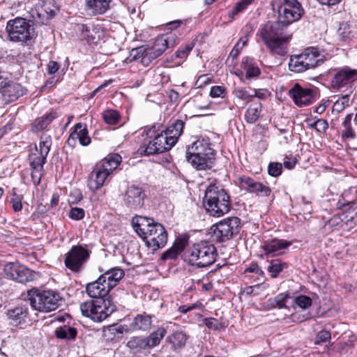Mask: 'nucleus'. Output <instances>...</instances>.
<instances>
[{
  "mask_svg": "<svg viewBox=\"0 0 357 357\" xmlns=\"http://www.w3.org/2000/svg\"><path fill=\"white\" fill-rule=\"evenodd\" d=\"M204 322L210 329L217 330L219 328L220 323L218 320L215 318H206Z\"/></svg>",
  "mask_w": 357,
  "mask_h": 357,
  "instance_id": "nucleus-62",
  "label": "nucleus"
},
{
  "mask_svg": "<svg viewBox=\"0 0 357 357\" xmlns=\"http://www.w3.org/2000/svg\"><path fill=\"white\" fill-rule=\"evenodd\" d=\"M185 122L183 120L177 119L170 126H169L164 131L169 135V138L175 139V144L177 142L178 137L183 133Z\"/></svg>",
  "mask_w": 357,
  "mask_h": 357,
  "instance_id": "nucleus-34",
  "label": "nucleus"
},
{
  "mask_svg": "<svg viewBox=\"0 0 357 357\" xmlns=\"http://www.w3.org/2000/svg\"><path fill=\"white\" fill-rule=\"evenodd\" d=\"M186 158L197 170L211 169L215 160L214 150L203 140H197L188 149Z\"/></svg>",
  "mask_w": 357,
  "mask_h": 357,
  "instance_id": "nucleus-4",
  "label": "nucleus"
},
{
  "mask_svg": "<svg viewBox=\"0 0 357 357\" xmlns=\"http://www.w3.org/2000/svg\"><path fill=\"white\" fill-rule=\"evenodd\" d=\"M193 48V45L192 44H188L185 45L184 47H181L178 48V50L176 52V57L179 59H185L188 56V54L190 52V51Z\"/></svg>",
  "mask_w": 357,
  "mask_h": 357,
  "instance_id": "nucleus-56",
  "label": "nucleus"
},
{
  "mask_svg": "<svg viewBox=\"0 0 357 357\" xmlns=\"http://www.w3.org/2000/svg\"><path fill=\"white\" fill-rule=\"evenodd\" d=\"M156 58L157 57H153V52L149 50L146 51L145 54L142 56L140 62L144 66H149L151 61Z\"/></svg>",
  "mask_w": 357,
  "mask_h": 357,
  "instance_id": "nucleus-63",
  "label": "nucleus"
},
{
  "mask_svg": "<svg viewBox=\"0 0 357 357\" xmlns=\"http://www.w3.org/2000/svg\"><path fill=\"white\" fill-rule=\"evenodd\" d=\"M250 3V0H241V1L238 2L232 8V10L229 13V17H233L234 15L242 12Z\"/></svg>",
  "mask_w": 357,
  "mask_h": 357,
  "instance_id": "nucleus-50",
  "label": "nucleus"
},
{
  "mask_svg": "<svg viewBox=\"0 0 357 357\" xmlns=\"http://www.w3.org/2000/svg\"><path fill=\"white\" fill-rule=\"evenodd\" d=\"M33 26L29 20L16 17L7 22L6 29L10 40L28 43L36 36Z\"/></svg>",
  "mask_w": 357,
  "mask_h": 357,
  "instance_id": "nucleus-6",
  "label": "nucleus"
},
{
  "mask_svg": "<svg viewBox=\"0 0 357 357\" xmlns=\"http://www.w3.org/2000/svg\"><path fill=\"white\" fill-rule=\"evenodd\" d=\"M291 245V243L287 240L273 238L265 241L261 248L266 256L274 257L284 254Z\"/></svg>",
  "mask_w": 357,
  "mask_h": 357,
  "instance_id": "nucleus-18",
  "label": "nucleus"
},
{
  "mask_svg": "<svg viewBox=\"0 0 357 357\" xmlns=\"http://www.w3.org/2000/svg\"><path fill=\"white\" fill-rule=\"evenodd\" d=\"M259 34L271 53L284 56L287 53V43L291 35L286 33V26L278 22H267L261 25Z\"/></svg>",
  "mask_w": 357,
  "mask_h": 357,
  "instance_id": "nucleus-1",
  "label": "nucleus"
},
{
  "mask_svg": "<svg viewBox=\"0 0 357 357\" xmlns=\"http://www.w3.org/2000/svg\"><path fill=\"white\" fill-rule=\"evenodd\" d=\"M32 172L31 174V180L35 185H38L40 183L43 176V168L40 167H31Z\"/></svg>",
  "mask_w": 357,
  "mask_h": 357,
  "instance_id": "nucleus-55",
  "label": "nucleus"
},
{
  "mask_svg": "<svg viewBox=\"0 0 357 357\" xmlns=\"http://www.w3.org/2000/svg\"><path fill=\"white\" fill-rule=\"evenodd\" d=\"M336 33L339 41L349 43L357 37L356 23L354 25L347 22L340 23Z\"/></svg>",
  "mask_w": 357,
  "mask_h": 357,
  "instance_id": "nucleus-22",
  "label": "nucleus"
},
{
  "mask_svg": "<svg viewBox=\"0 0 357 357\" xmlns=\"http://www.w3.org/2000/svg\"><path fill=\"white\" fill-rule=\"evenodd\" d=\"M110 289L103 282L100 276L92 282L88 283L86 285V292L88 296L96 300L105 299L110 291Z\"/></svg>",
  "mask_w": 357,
  "mask_h": 357,
  "instance_id": "nucleus-20",
  "label": "nucleus"
},
{
  "mask_svg": "<svg viewBox=\"0 0 357 357\" xmlns=\"http://www.w3.org/2000/svg\"><path fill=\"white\" fill-rule=\"evenodd\" d=\"M349 100V98L348 95L343 96L340 100H338L335 102L333 107L336 110L341 111L348 105Z\"/></svg>",
  "mask_w": 357,
  "mask_h": 357,
  "instance_id": "nucleus-61",
  "label": "nucleus"
},
{
  "mask_svg": "<svg viewBox=\"0 0 357 357\" xmlns=\"http://www.w3.org/2000/svg\"><path fill=\"white\" fill-rule=\"evenodd\" d=\"M21 267L22 266L17 264L9 263V264H7L6 265H5L3 271H4L5 274L9 278L13 280V278H15V276L16 275V273L17 271H20L19 270Z\"/></svg>",
  "mask_w": 357,
  "mask_h": 357,
  "instance_id": "nucleus-49",
  "label": "nucleus"
},
{
  "mask_svg": "<svg viewBox=\"0 0 357 357\" xmlns=\"http://www.w3.org/2000/svg\"><path fill=\"white\" fill-rule=\"evenodd\" d=\"M56 113L51 112L50 113L43 116L35 120L32 123V130L33 132H39L45 129L47 126L56 118Z\"/></svg>",
  "mask_w": 357,
  "mask_h": 357,
  "instance_id": "nucleus-36",
  "label": "nucleus"
},
{
  "mask_svg": "<svg viewBox=\"0 0 357 357\" xmlns=\"http://www.w3.org/2000/svg\"><path fill=\"white\" fill-rule=\"evenodd\" d=\"M302 57H304V62L307 66V70L314 68L315 67L321 64L324 61L320 58V54L318 49L316 47H309L301 53Z\"/></svg>",
  "mask_w": 357,
  "mask_h": 357,
  "instance_id": "nucleus-25",
  "label": "nucleus"
},
{
  "mask_svg": "<svg viewBox=\"0 0 357 357\" xmlns=\"http://www.w3.org/2000/svg\"><path fill=\"white\" fill-rule=\"evenodd\" d=\"M124 275L125 273L123 269L114 267L105 271L100 275V278L102 279L103 282H105L109 288L112 289L119 284Z\"/></svg>",
  "mask_w": 357,
  "mask_h": 357,
  "instance_id": "nucleus-21",
  "label": "nucleus"
},
{
  "mask_svg": "<svg viewBox=\"0 0 357 357\" xmlns=\"http://www.w3.org/2000/svg\"><path fill=\"white\" fill-rule=\"evenodd\" d=\"M239 187L250 193H254L259 197H268L271 192V188L264 185L262 183L257 182L253 178L243 176L238 178Z\"/></svg>",
  "mask_w": 357,
  "mask_h": 357,
  "instance_id": "nucleus-16",
  "label": "nucleus"
},
{
  "mask_svg": "<svg viewBox=\"0 0 357 357\" xmlns=\"http://www.w3.org/2000/svg\"><path fill=\"white\" fill-rule=\"evenodd\" d=\"M77 139H79L80 144L82 146H87L91 143V138L88 135V130L85 124L77 123L67 142L70 144L72 141H75Z\"/></svg>",
  "mask_w": 357,
  "mask_h": 357,
  "instance_id": "nucleus-24",
  "label": "nucleus"
},
{
  "mask_svg": "<svg viewBox=\"0 0 357 357\" xmlns=\"http://www.w3.org/2000/svg\"><path fill=\"white\" fill-rule=\"evenodd\" d=\"M12 197L10 199V204L12 205V208L15 212H19L22 208V195H17L15 192V189H13V192L11 194Z\"/></svg>",
  "mask_w": 357,
  "mask_h": 357,
  "instance_id": "nucleus-47",
  "label": "nucleus"
},
{
  "mask_svg": "<svg viewBox=\"0 0 357 357\" xmlns=\"http://www.w3.org/2000/svg\"><path fill=\"white\" fill-rule=\"evenodd\" d=\"M28 299L33 310L43 312L56 310L61 301L60 295L52 290L31 289L28 291Z\"/></svg>",
  "mask_w": 357,
  "mask_h": 357,
  "instance_id": "nucleus-5",
  "label": "nucleus"
},
{
  "mask_svg": "<svg viewBox=\"0 0 357 357\" xmlns=\"http://www.w3.org/2000/svg\"><path fill=\"white\" fill-rule=\"evenodd\" d=\"M295 303L303 309H307L312 305V299L305 295H300L295 298Z\"/></svg>",
  "mask_w": 357,
  "mask_h": 357,
  "instance_id": "nucleus-51",
  "label": "nucleus"
},
{
  "mask_svg": "<svg viewBox=\"0 0 357 357\" xmlns=\"http://www.w3.org/2000/svg\"><path fill=\"white\" fill-rule=\"evenodd\" d=\"M357 80V70L349 66H344L334 70V74L331 81V88L340 89Z\"/></svg>",
  "mask_w": 357,
  "mask_h": 357,
  "instance_id": "nucleus-14",
  "label": "nucleus"
},
{
  "mask_svg": "<svg viewBox=\"0 0 357 357\" xmlns=\"http://www.w3.org/2000/svg\"><path fill=\"white\" fill-rule=\"evenodd\" d=\"M186 340L185 335L182 332H175L167 337L168 342L172 344V347L174 350L183 348Z\"/></svg>",
  "mask_w": 357,
  "mask_h": 357,
  "instance_id": "nucleus-40",
  "label": "nucleus"
},
{
  "mask_svg": "<svg viewBox=\"0 0 357 357\" xmlns=\"http://www.w3.org/2000/svg\"><path fill=\"white\" fill-rule=\"evenodd\" d=\"M146 245L155 251L163 248L167 242V233L165 227L160 223L152 225L149 233H146L142 238Z\"/></svg>",
  "mask_w": 357,
  "mask_h": 357,
  "instance_id": "nucleus-13",
  "label": "nucleus"
},
{
  "mask_svg": "<svg viewBox=\"0 0 357 357\" xmlns=\"http://www.w3.org/2000/svg\"><path fill=\"white\" fill-rule=\"evenodd\" d=\"M351 114H347L342 125L344 127V130L342 131V138H351L354 139L356 137V134L351 128Z\"/></svg>",
  "mask_w": 357,
  "mask_h": 357,
  "instance_id": "nucleus-41",
  "label": "nucleus"
},
{
  "mask_svg": "<svg viewBox=\"0 0 357 357\" xmlns=\"http://www.w3.org/2000/svg\"><path fill=\"white\" fill-rule=\"evenodd\" d=\"M80 310L84 316L100 322L113 312L114 307L108 306L105 299H94L82 303Z\"/></svg>",
  "mask_w": 357,
  "mask_h": 357,
  "instance_id": "nucleus-8",
  "label": "nucleus"
},
{
  "mask_svg": "<svg viewBox=\"0 0 357 357\" xmlns=\"http://www.w3.org/2000/svg\"><path fill=\"white\" fill-rule=\"evenodd\" d=\"M172 39H174L172 33L158 36L150 50L153 52V57L160 56L168 48V42Z\"/></svg>",
  "mask_w": 357,
  "mask_h": 357,
  "instance_id": "nucleus-27",
  "label": "nucleus"
},
{
  "mask_svg": "<svg viewBox=\"0 0 357 357\" xmlns=\"http://www.w3.org/2000/svg\"><path fill=\"white\" fill-rule=\"evenodd\" d=\"M95 167L103 173H105L106 176H109V175L112 173V169H109V164H108L107 160L105 158L100 162L97 163Z\"/></svg>",
  "mask_w": 357,
  "mask_h": 357,
  "instance_id": "nucleus-59",
  "label": "nucleus"
},
{
  "mask_svg": "<svg viewBox=\"0 0 357 357\" xmlns=\"http://www.w3.org/2000/svg\"><path fill=\"white\" fill-rule=\"evenodd\" d=\"M102 118L107 124L115 125L119 122L120 115L116 110L108 109L102 113Z\"/></svg>",
  "mask_w": 357,
  "mask_h": 357,
  "instance_id": "nucleus-43",
  "label": "nucleus"
},
{
  "mask_svg": "<svg viewBox=\"0 0 357 357\" xmlns=\"http://www.w3.org/2000/svg\"><path fill=\"white\" fill-rule=\"evenodd\" d=\"M54 334L59 339L71 341L75 340L77 335V331L74 327L63 325L57 328L54 331Z\"/></svg>",
  "mask_w": 357,
  "mask_h": 357,
  "instance_id": "nucleus-32",
  "label": "nucleus"
},
{
  "mask_svg": "<svg viewBox=\"0 0 357 357\" xmlns=\"http://www.w3.org/2000/svg\"><path fill=\"white\" fill-rule=\"evenodd\" d=\"M215 246L208 241H200L188 248L183 254V260L197 268L207 267L213 264L217 257Z\"/></svg>",
  "mask_w": 357,
  "mask_h": 357,
  "instance_id": "nucleus-3",
  "label": "nucleus"
},
{
  "mask_svg": "<svg viewBox=\"0 0 357 357\" xmlns=\"http://www.w3.org/2000/svg\"><path fill=\"white\" fill-rule=\"evenodd\" d=\"M304 57L301 54L291 55L289 62V68L294 73H302L307 70V66L304 62Z\"/></svg>",
  "mask_w": 357,
  "mask_h": 357,
  "instance_id": "nucleus-37",
  "label": "nucleus"
},
{
  "mask_svg": "<svg viewBox=\"0 0 357 357\" xmlns=\"http://www.w3.org/2000/svg\"><path fill=\"white\" fill-rule=\"evenodd\" d=\"M185 245L186 241L185 240H177L172 248L162 254L160 260L165 261L168 259H176L178 255L185 250Z\"/></svg>",
  "mask_w": 357,
  "mask_h": 357,
  "instance_id": "nucleus-29",
  "label": "nucleus"
},
{
  "mask_svg": "<svg viewBox=\"0 0 357 357\" xmlns=\"http://www.w3.org/2000/svg\"><path fill=\"white\" fill-rule=\"evenodd\" d=\"M262 105L261 102L251 104L245 114V120L248 123H255L260 117Z\"/></svg>",
  "mask_w": 357,
  "mask_h": 357,
  "instance_id": "nucleus-33",
  "label": "nucleus"
},
{
  "mask_svg": "<svg viewBox=\"0 0 357 357\" xmlns=\"http://www.w3.org/2000/svg\"><path fill=\"white\" fill-rule=\"evenodd\" d=\"M146 50L144 47H139L136 49L132 50L131 55L132 56L133 59H140L142 58V56L145 54Z\"/></svg>",
  "mask_w": 357,
  "mask_h": 357,
  "instance_id": "nucleus-64",
  "label": "nucleus"
},
{
  "mask_svg": "<svg viewBox=\"0 0 357 357\" xmlns=\"http://www.w3.org/2000/svg\"><path fill=\"white\" fill-rule=\"evenodd\" d=\"M84 211L82 208L74 207L70 210L69 217L75 220H82L84 217Z\"/></svg>",
  "mask_w": 357,
  "mask_h": 357,
  "instance_id": "nucleus-57",
  "label": "nucleus"
},
{
  "mask_svg": "<svg viewBox=\"0 0 357 357\" xmlns=\"http://www.w3.org/2000/svg\"><path fill=\"white\" fill-rule=\"evenodd\" d=\"M152 326V316L146 313L137 314L130 324L132 330L144 331L149 330Z\"/></svg>",
  "mask_w": 357,
  "mask_h": 357,
  "instance_id": "nucleus-28",
  "label": "nucleus"
},
{
  "mask_svg": "<svg viewBox=\"0 0 357 357\" xmlns=\"http://www.w3.org/2000/svg\"><path fill=\"white\" fill-rule=\"evenodd\" d=\"M203 204L207 213L215 217L222 216L231 208L229 195L220 185L215 183L210 184L206 188Z\"/></svg>",
  "mask_w": 357,
  "mask_h": 357,
  "instance_id": "nucleus-2",
  "label": "nucleus"
},
{
  "mask_svg": "<svg viewBox=\"0 0 357 357\" xmlns=\"http://www.w3.org/2000/svg\"><path fill=\"white\" fill-rule=\"evenodd\" d=\"M16 273L14 280H16L21 283H25L30 280V271L29 269H26L24 267L22 266L20 270Z\"/></svg>",
  "mask_w": 357,
  "mask_h": 357,
  "instance_id": "nucleus-48",
  "label": "nucleus"
},
{
  "mask_svg": "<svg viewBox=\"0 0 357 357\" xmlns=\"http://www.w3.org/2000/svg\"><path fill=\"white\" fill-rule=\"evenodd\" d=\"M288 264L280 259H272L269 261L267 271L271 273L272 278H275L284 269L287 268Z\"/></svg>",
  "mask_w": 357,
  "mask_h": 357,
  "instance_id": "nucleus-39",
  "label": "nucleus"
},
{
  "mask_svg": "<svg viewBox=\"0 0 357 357\" xmlns=\"http://www.w3.org/2000/svg\"><path fill=\"white\" fill-rule=\"evenodd\" d=\"M289 298L288 294H280L275 298V305L278 308H284L286 307V302Z\"/></svg>",
  "mask_w": 357,
  "mask_h": 357,
  "instance_id": "nucleus-58",
  "label": "nucleus"
},
{
  "mask_svg": "<svg viewBox=\"0 0 357 357\" xmlns=\"http://www.w3.org/2000/svg\"><path fill=\"white\" fill-rule=\"evenodd\" d=\"M24 93L25 89L21 84L6 79L0 86V96L5 103L17 100Z\"/></svg>",
  "mask_w": 357,
  "mask_h": 357,
  "instance_id": "nucleus-17",
  "label": "nucleus"
},
{
  "mask_svg": "<svg viewBox=\"0 0 357 357\" xmlns=\"http://www.w3.org/2000/svg\"><path fill=\"white\" fill-rule=\"evenodd\" d=\"M289 95L299 107L309 105L313 96L311 89H303L298 84H296L289 91Z\"/></svg>",
  "mask_w": 357,
  "mask_h": 357,
  "instance_id": "nucleus-19",
  "label": "nucleus"
},
{
  "mask_svg": "<svg viewBox=\"0 0 357 357\" xmlns=\"http://www.w3.org/2000/svg\"><path fill=\"white\" fill-rule=\"evenodd\" d=\"M331 335L328 331L322 330L318 333L314 342L316 344H319L321 342H326V340L331 339Z\"/></svg>",
  "mask_w": 357,
  "mask_h": 357,
  "instance_id": "nucleus-60",
  "label": "nucleus"
},
{
  "mask_svg": "<svg viewBox=\"0 0 357 357\" xmlns=\"http://www.w3.org/2000/svg\"><path fill=\"white\" fill-rule=\"evenodd\" d=\"M155 223L154 220L142 215H135L132 219V227L141 238L149 233L151 227Z\"/></svg>",
  "mask_w": 357,
  "mask_h": 357,
  "instance_id": "nucleus-23",
  "label": "nucleus"
},
{
  "mask_svg": "<svg viewBox=\"0 0 357 357\" xmlns=\"http://www.w3.org/2000/svg\"><path fill=\"white\" fill-rule=\"evenodd\" d=\"M241 220L237 217H231L213 225L211 233L213 240L225 242L233 238L240 230Z\"/></svg>",
  "mask_w": 357,
  "mask_h": 357,
  "instance_id": "nucleus-7",
  "label": "nucleus"
},
{
  "mask_svg": "<svg viewBox=\"0 0 357 357\" xmlns=\"http://www.w3.org/2000/svg\"><path fill=\"white\" fill-rule=\"evenodd\" d=\"M52 146V138L50 135H44L40 137V142L38 146V152L40 154L47 155Z\"/></svg>",
  "mask_w": 357,
  "mask_h": 357,
  "instance_id": "nucleus-42",
  "label": "nucleus"
},
{
  "mask_svg": "<svg viewBox=\"0 0 357 357\" xmlns=\"http://www.w3.org/2000/svg\"><path fill=\"white\" fill-rule=\"evenodd\" d=\"M146 197L145 191L142 187L132 185L127 188L123 202L128 208L137 210L143 207Z\"/></svg>",
  "mask_w": 357,
  "mask_h": 357,
  "instance_id": "nucleus-15",
  "label": "nucleus"
},
{
  "mask_svg": "<svg viewBox=\"0 0 357 357\" xmlns=\"http://www.w3.org/2000/svg\"><path fill=\"white\" fill-rule=\"evenodd\" d=\"M227 94V89L223 86H213L211 88L209 95L211 98H224Z\"/></svg>",
  "mask_w": 357,
  "mask_h": 357,
  "instance_id": "nucleus-52",
  "label": "nucleus"
},
{
  "mask_svg": "<svg viewBox=\"0 0 357 357\" xmlns=\"http://www.w3.org/2000/svg\"><path fill=\"white\" fill-rule=\"evenodd\" d=\"M174 145H175V139L169 138V135L162 130L160 133L154 136L153 140L150 141L146 146L141 147L139 151L145 155H150L169 151Z\"/></svg>",
  "mask_w": 357,
  "mask_h": 357,
  "instance_id": "nucleus-12",
  "label": "nucleus"
},
{
  "mask_svg": "<svg viewBox=\"0 0 357 357\" xmlns=\"http://www.w3.org/2000/svg\"><path fill=\"white\" fill-rule=\"evenodd\" d=\"M25 310L22 307H17L14 309L10 310L8 312L9 319L14 322H20L21 319L25 317Z\"/></svg>",
  "mask_w": 357,
  "mask_h": 357,
  "instance_id": "nucleus-45",
  "label": "nucleus"
},
{
  "mask_svg": "<svg viewBox=\"0 0 357 357\" xmlns=\"http://www.w3.org/2000/svg\"><path fill=\"white\" fill-rule=\"evenodd\" d=\"M107 177L105 173H103L95 167L89 176L88 188L93 192L98 190L104 185Z\"/></svg>",
  "mask_w": 357,
  "mask_h": 357,
  "instance_id": "nucleus-26",
  "label": "nucleus"
},
{
  "mask_svg": "<svg viewBox=\"0 0 357 357\" xmlns=\"http://www.w3.org/2000/svg\"><path fill=\"white\" fill-rule=\"evenodd\" d=\"M30 14L32 20H29V21L31 24L33 23V26L35 24H45L52 19L51 15L46 14L43 9H40L38 6L31 9Z\"/></svg>",
  "mask_w": 357,
  "mask_h": 357,
  "instance_id": "nucleus-35",
  "label": "nucleus"
},
{
  "mask_svg": "<svg viewBox=\"0 0 357 357\" xmlns=\"http://www.w3.org/2000/svg\"><path fill=\"white\" fill-rule=\"evenodd\" d=\"M241 68L245 71V77L251 79L260 75L261 70L255 63L252 58L245 56L243 58Z\"/></svg>",
  "mask_w": 357,
  "mask_h": 357,
  "instance_id": "nucleus-30",
  "label": "nucleus"
},
{
  "mask_svg": "<svg viewBox=\"0 0 357 357\" xmlns=\"http://www.w3.org/2000/svg\"><path fill=\"white\" fill-rule=\"evenodd\" d=\"M105 159L107 160V162L109 164L110 167L109 169H112V172L117 168L118 165L121 162V156L116 153L109 155L105 158Z\"/></svg>",
  "mask_w": 357,
  "mask_h": 357,
  "instance_id": "nucleus-53",
  "label": "nucleus"
},
{
  "mask_svg": "<svg viewBox=\"0 0 357 357\" xmlns=\"http://www.w3.org/2000/svg\"><path fill=\"white\" fill-rule=\"evenodd\" d=\"M40 152L38 151V146L36 145L34 150L29 155V160L31 167H40L43 168L44 165L46 163V158L47 155L40 154Z\"/></svg>",
  "mask_w": 357,
  "mask_h": 357,
  "instance_id": "nucleus-38",
  "label": "nucleus"
},
{
  "mask_svg": "<svg viewBox=\"0 0 357 357\" xmlns=\"http://www.w3.org/2000/svg\"><path fill=\"white\" fill-rule=\"evenodd\" d=\"M166 330L160 327L152 332L148 337L135 336L127 342V347L135 352L151 349L158 345L165 337Z\"/></svg>",
  "mask_w": 357,
  "mask_h": 357,
  "instance_id": "nucleus-9",
  "label": "nucleus"
},
{
  "mask_svg": "<svg viewBox=\"0 0 357 357\" xmlns=\"http://www.w3.org/2000/svg\"><path fill=\"white\" fill-rule=\"evenodd\" d=\"M233 94L236 98L242 100L246 103L250 102L252 99V96H251L252 94L249 93L245 88H235L233 91Z\"/></svg>",
  "mask_w": 357,
  "mask_h": 357,
  "instance_id": "nucleus-46",
  "label": "nucleus"
},
{
  "mask_svg": "<svg viewBox=\"0 0 357 357\" xmlns=\"http://www.w3.org/2000/svg\"><path fill=\"white\" fill-rule=\"evenodd\" d=\"M89 10L93 15L105 13L109 6L111 0H86Z\"/></svg>",
  "mask_w": 357,
  "mask_h": 357,
  "instance_id": "nucleus-31",
  "label": "nucleus"
},
{
  "mask_svg": "<svg viewBox=\"0 0 357 357\" xmlns=\"http://www.w3.org/2000/svg\"><path fill=\"white\" fill-rule=\"evenodd\" d=\"M91 252L82 245H73L66 254L64 264L74 273L80 272L90 257Z\"/></svg>",
  "mask_w": 357,
  "mask_h": 357,
  "instance_id": "nucleus-11",
  "label": "nucleus"
},
{
  "mask_svg": "<svg viewBox=\"0 0 357 357\" xmlns=\"http://www.w3.org/2000/svg\"><path fill=\"white\" fill-rule=\"evenodd\" d=\"M278 20L286 27L301 19L304 9L299 0H282L278 8Z\"/></svg>",
  "mask_w": 357,
  "mask_h": 357,
  "instance_id": "nucleus-10",
  "label": "nucleus"
},
{
  "mask_svg": "<svg viewBox=\"0 0 357 357\" xmlns=\"http://www.w3.org/2000/svg\"><path fill=\"white\" fill-rule=\"evenodd\" d=\"M282 165L280 162H271L268 167V174L274 177L280 176L282 173Z\"/></svg>",
  "mask_w": 357,
  "mask_h": 357,
  "instance_id": "nucleus-54",
  "label": "nucleus"
},
{
  "mask_svg": "<svg viewBox=\"0 0 357 357\" xmlns=\"http://www.w3.org/2000/svg\"><path fill=\"white\" fill-rule=\"evenodd\" d=\"M38 7L46 14L51 15V18L54 17L58 11V7L53 0H47Z\"/></svg>",
  "mask_w": 357,
  "mask_h": 357,
  "instance_id": "nucleus-44",
  "label": "nucleus"
}]
</instances>
